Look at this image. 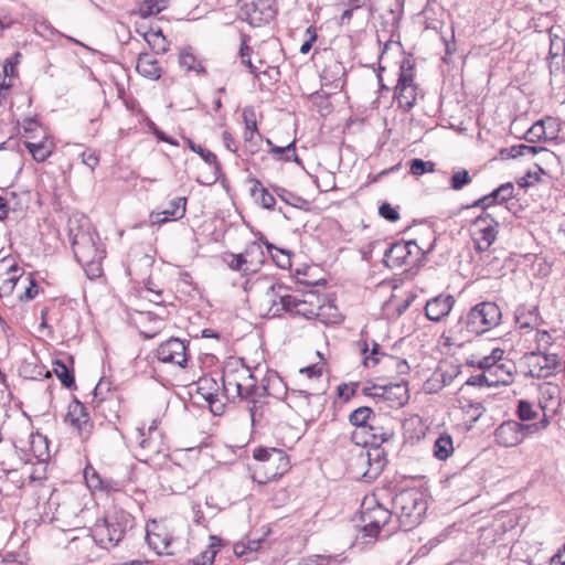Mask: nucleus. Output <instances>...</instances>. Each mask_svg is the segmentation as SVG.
Masks as SVG:
<instances>
[{
  "mask_svg": "<svg viewBox=\"0 0 565 565\" xmlns=\"http://www.w3.org/2000/svg\"><path fill=\"white\" fill-rule=\"evenodd\" d=\"M380 349H381L380 344L374 342L372 350H371V354L365 355L364 360H363V364L366 367L374 366L381 362H383L385 364V359L382 358V354H384V353L381 352Z\"/></svg>",
  "mask_w": 565,
  "mask_h": 565,
  "instance_id": "obj_55",
  "label": "nucleus"
},
{
  "mask_svg": "<svg viewBox=\"0 0 565 565\" xmlns=\"http://www.w3.org/2000/svg\"><path fill=\"white\" fill-rule=\"evenodd\" d=\"M513 189L514 188L512 183H505L497 188V205H501L502 202L511 198Z\"/></svg>",
  "mask_w": 565,
  "mask_h": 565,
  "instance_id": "obj_61",
  "label": "nucleus"
},
{
  "mask_svg": "<svg viewBox=\"0 0 565 565\" xmlns=\"http://www.w3.org/2000/svg\"><path fill=\"white\" fill-rule=\"evenodd\" d=\"M382 401L390 403L391 407H402L409 398L407 382L402 381L396 384L382 385Z\"/></svg>",
  "mask_w": 565,
  "mask_h": 565,
  "instance_id": "obj_22",
  "label": "nucleus"
},
{
  "mask_svg": "<svg viewBox=\"0 0 565 565\" xmlns=\"http://www.w3.org/2000/svg\"><path fill=\"white\" fill-rule=\"evenodd\" d=\"M527 436L526 424L514 419L503 420L497 426V445L502 447H516Z\"/></svg>",
  "mask_w": 565,
  "mask_h": 565,
  "instance_id": "obj_12",
  "label": "nucleus"
},
{
  "mask_svg": "<svg viewBox=\"0 0 565 565\" xmlns=\"http://www.w3.org/2000/svg\"><path fill=\"white\" fill-rule=\"evenodd\" d=\"M271 190L281 201L294 207H301L303 204L308 203L303 198L282 186L271 185Z\"/></svg>",
  "mask_w": 565,
  "mask_h": 565,
  "instance_id": "obj_42",
  "label": "nucleus"
},
{
  "mask_svg": "<svg viewBox=\"0 0 565 565\" xmlns=\"http://www.w3.org/2000/svg\"><path fill=\"white\" fill-rule=\"evenodd\" d=\"M412 246L416 248V254L425 255L416 241L396 242L384 250L383 264L388 268H399L407 265V258L412 255Z\"/></svg>",
  "mask_w": 565,
  "mask_h": 565,
  "instance_id": "obj_15",
  "label": "nucleus"
},
{
  "mask_svg": "<svg viewBox=\"0 0 565 565\" xmlns=\"http://www.w3.org/2000/svg\"><path fill=\"white\" fill-rule=\"evenodd\" d=\"M232 260L230 263V267L234 270H238V271H244V273H248V271H256V268H250L247 263H246V259L243 257L242 253L241 254H236V255H232Z\"/></svg>",
  "mask_w": 565,
  "mask_h": 565,
  "instance_id": "obj_57",
  "label": "nucleus"
},
{
  "mask_svg": "<svg viewBox=\"0 0 565 565\" xmlns=\"http://www.w3.org/2000/svg\"><path fill=\"white\" fill-rule=\"evenodd\" d=\"M551 424V417L547 416L545 413H543L542 418L536 423L526 424L527 434L534 435L536 433H540L548 427Z\"/></svg>",
  "mask_w": 565,
  "mask_h": 565,
  "instance_id": "obj_58",
  "label": "nucleus"
},
{
  "mask_svg": "<svg viewBox=\"0 0 565 565\" xmlns=\"http://www.w3.org/2000/svg\"><path fill=\"white\" fill-rule=\"evenodd\" d=\"M345 68L338 62L333 61L324 66L321 73V81L323 86H329L332 89H342L345 84Z\"/></svg>",
  "mask_w": 565,
  "mask_h": 565,
  "instance_id": "obj_23",
  "label": "nucleus"
},
{
  "mask_svg": "<svg viewBox=\"0 0 565 565\" xmlns=\"http://www.w3.org/2000/svg\"><path fill=\"white\" fill-rule=\"evenodd\" d=\"M141 6L139 9L140 14L143 18L156 15L167 8V6H159L158 0H140Z\"/></svg>",
  "mask_w": 565,
  "mask_h": 565,
  "instance_id": "obj_52",
  "label": "nucleus"
},
{
  "mask_svg": "<svg viewBox=\"0 0 565 565\" xmlns=\"http://www.w3.org/2000/svg\"><path fill=\"white\" fill-rule=\"evenodd\" d=\"M24 146L29 150V152L32 154L33 159L38 162L45 161L52 153L51 147L44 142H31V141H24Z\"/></svg>",
  "mask_w": 565,
  "mask_h": 565,
  "instance_id": "obj_44",
  "label": "nucleus"
},
{
  "mask_svg": "<svg viewBox=\"0 0 565 565\" xmlns=\"http://www.w3.org/2000/svg\"><path fill=\"white\" fill-rule=\"evenodd\" d=\"M535 156H539V161L535 164L542 173H544V169L541 167V164L553 167L559 161L558 157L548 149L540 146H527L525 143H518L508 148L500 149L499 153L497 154V159L508 160L518 158H533Z\"/></svg>",
  "mask_w": 565,
  "mask_h": 565,
  "instance_id": "obj_5",
  "label": "nucleus"
},
{
  "mask_svg": "<svg viewBox=\"0 0 565 565\" xmlns=\"http://www.w3.org/2000/svg\"><path fill=\"white\" fill-rule=\"evenodd\" d=\"M375 416L372 408L367 406H361L355 408L350 415H349V422L351 425L355 426L356 428L363 429V431L366 430L370 423H372V417Z\"/></svg>",
  "mask_w": 565,
  "mask_h": 565,
  "instance_id": "obj_37",
  "label": "nucleus"
},
{
  "mask_svg": "<svg viewBox=\"0 0 565 565\" xmlns=\"http://www.w3.org/2000/svg\"><path fill=\"white\" fill-rule=\"evenodd\" d=\"M392 508L399 527L409 531L422 522L427 511V502L419 490L404 489L392 499Z\"/></svg>",
  "mask_w": 565,
  "mask_h": 565,
  "instance_id": "obj_4",
  "label": "nucleus"
},
{
  "mask_svg": "<svg viewBox=\"0 0 565 565\" xmlns=\"http://www.w3.org/2000/svg\"><path fill=\"white\" fill-rule=\"evenodd\" d=\"M53 371L65 387L71 388L75 385L74 371L64 361L55 360Z\"/></svg>",
  "mask_w": 565,
  "mask_h": 565,
  "instance_id": "obj_41",
  "label": "nucleus"
},
{
  "mask_svg": "<svg viewBox=\"0 0 565 565\" xmlns=\"http://www.w3.org/2000/svg\"><path fill=\"white\" fill-rule=\"evenodd\" d=\"M395 425L396 422L392 418L372 417V423L364 431L367 436L364 444H371L373 448L371 450L361 449L355 456V466L360 469L366 467L362 473L364 481L375 480L383 471L386 459L381 445L391 441L395 437Z\"/></svg>",
  "mask_w": 565,
  "mask_h": 565,
  "instance_id": "obj_2",
  "label": "nucleus"
},
{
  "mask_svg": "<svg viewBox=\"0 0 565 565\" xmlns=\"http://www.w3.org/2000/svg\"><path fill=\"white\" fill-rule=\"evenodd\" d=\"M255 114L253 110L245 108L243 111V118L245 121V130H250V136H254L255 132L258 131L257 124L255 120Z\"/></svg>",
  "mask_w": 565,
  "mask_h": 565,
  "instance_id": "obj_62",
  "label": "nucleus"
},
{
  "mask_svg": "<svg viewBox=\"0 0 565 565\" xmlns=\"http://www.w3.org/2000/svg\"><path fill=\"white\" fill-rule=\"evenodd\" d=\"M493 321L494 302L482 301L470 309L466 317L465 324L468 332L480 335L492 329Z\"/></svg>",
  "mask_w": 565,
  "mask_h": 565,
  "instance_id": "obj_6",
  "label": "nucleus"
},
{
  "mask_svg": "<svg viewBox=\"0 0 565 565\" xmlns=\"http://www.w3.org/2000/svg\"><path fill=\"white\" fill-rule=\"evenodd\" d=\"M503 350L497 348V388L507 386L513 382L515 363L511 360L502 361Z\"/></svg>",
  "mask_w": 565,
  "mask_h": 565,
  "instance_id": "obj_26",
  "label": "nucleus"
},
{
  "mask_svg": "<svg viewBox=\"0 0 565 565\" xmlns=\"http://www.w3.org/2000/svg\"><path fill=\"white\" fill-rule=\"evenodd\" d=\"M85 480L87 486L93 489H100L104 481V479L94 469L89 472V468L85 469Z\"/></svg>",
  "mask_w": 565,
  "mask_h": 565,
  "instance_id": "obj_60",
  "label": "nucleus"
},
{
  "mask_svg": "<svg viewBox=\"0 0 565 565\" xmlns=\"http://www.w3.org/2000/svg\"><path fill=\"white\" fill-rule=\"evenodd\" d=\"M168 480L173 493H183L196 484L198 476L192 465L173 463L168 468Z\"/></svg>",
  "mask_w": 565,
  "mask_h": 565,
  "instance_id": "obj_14",
  "label": "nucleus"
},
{
  "mask_svg": "<svg viewBox=\"0 0 565 565\" xmlns=\"http://www.w3.org/2000/svg\"><path fill=\"white\" fill-rule=\"evenodd\" d=\"M540 181L539 172L529 171L525 175L518 179L520 188H527Z\"/></svg>",
  "mask_w": 565,
  "mask_h": 565,
  "instance_id": "obj_63",
  "label": "nucleus"
},
{
  "mask_svg": "<svg viewBox=\"0 0 565 565\" xmlns=\"http://www.w3.org/2000/svg\"><path fill=\"white\" fill-rule=\"evenodd\" d=\"M135 525V518L122 509H115L90 527L94 542L105 550L116 547Z\"/></svg>",
  "mask_w": 565,
  "mask_h": 565,
  "instance_id": "obj_3",
  "label": "nucleus"
},
{
  "mask_svg": "<svg viewBox=\"0 0 565 565\" xmlns=\"http://www.w3.org/2000/svg\"><path fill=\"white\" fill-rule=\"evenodd\" d=\"M244 371H245V375L244 377L246 379H243V382H242V395H241V401L243 399H246V401H249L250 403H253V407L250 408V415L252 417H254V409H255V404H256V401H255V391H256V384H257V379L256 376L254 375V373L252 372V370L246 366L244 364Z\"/></svg>",
  "mask_w": 565,
  "mask_h": 565,
  "instance_id": "obj_29",
  "label": "nucleus"
},
{
  "mask_svg": "<svg viewBox=\"0 0 565 565\" xmlns=\"http://www.w3.org/2000/svg\"><path fill=\"white\" fill-rule=\"evenodd\" d=\"M318 309L319 306L294 295L286 313H289L292 317H302L310 320L319 316Z\"/></svg>",
  "mask_w": 565,
  "mask_h": 565,
  "instance_id": "obj_25",
  "label": "nucleus"
},
{
  "mask_svg": "<svg viewBox=\"0 0 565 565\" xmlns=\"http://www.w3.org/2000/svg\"><path fill=\"white\" fill-rule=\"evenodd\" d=\"M64 422L74 427L82 439L89 437L93 424L89 419L86 406L78 399L70 403Z\"/></svg>",
  "mask_w": 565,
  "mask_h": 565,
  "instance_id": "obj_17",
  "label": "nucleus"
},
{
  "mask_svg": "<svg viewBox=\"0 0 565 565\" xmlns=\"http://www.w3.org/2000/svg\"><path fill=\"white\" fill-rule=\"evenodd\" d=\"M179 64L186 72H194L198 75H206V68L202 64V61L194 55L192 47L190 46L180 52Z\"/></svg>",
  "mask_w": 565,
  "mask_h": 565,
  "instance_id": "obj_28",
  "label": "nucleus"
},
{
  "mask_svg": "<svg viewBox=\"0 0 565 565\" xmlns=\"http://www.w3.org/2000/svg\"><path fill=\"white\" fill-rule=\"evenodd\" d=\"M392 515H394L393 509L388 510L380 503L365 509L362 512V521L364 522L363 536H369L371 540H374L381 527H384L388 523Z\"/></svg>",
  "mask_w": 565,
  "mask_h": 565,
  "instance_id": "obj_10",
  "label": "nucleus"
},
{
  "mask_svg": "<svg viewBox=\"0 0 565 565\" xmlns=\"http://www.w3.org/2000/svg\"><path fill=\"white\" fill-rule=\"evenodd\" d=\"M527 374L532 377L545 379L553 375L561 365L555 353L530 352L525 355Z\"/></svg>",
  "mask_w": 565,
  "mask_h": 565,
  "instance_id": "obj_8",
  "label": "nucleus"
},
{
  "mask_svg": "<svg viewBox=\"0 0 565 565\" xmlns=\"http://www.w3.org/2000/svg\"><path fill=\"white\" fill-rule=\"evenodd\" d=\"M404 437L412 444L425 436V427L419 416H413L403 423Z\"/></svg>",
  "mask_w": 565,
  "mask_h": 565,
  "instance_id": "obj_30",
  "label": "nucleus"
},
{
  "mask_svg": "<svg viewBox=\"0 0 565 565\" xmlns=\"http://www.w3.org/2000/svg\"><path fill=\"white\" fill-rule=\"evenodd\" d=\"M565 52V39H562L557 34L550 32V57L554 60L555 57L563 55Z\"/></svg>",
  "mask_w": 565,
  "mask_h": 565,
  "instance_id": "obj_51",
  "label": "nucleus"
},
{
  "mask_svg": "<svg viewBox=\"0 0 565 565\" xmlns=\"http://www.w3.org/2000/svg\"><path fill=\"white\" fill-rule=\"evenodd\" d=\"M241 14L253 26L269 23L276 14L274 0H241Z\"/></svg>",
  "mask_w": 565,
  "mask_h": 565,
  "instance_id": "obj_7",
  "label": "nucleus"
},
{
  "mask_svg": "<svg viewBox=\"0 0 565 565\" xmlns=\"http://www.w3.org/2000/svg\"><path fill=\"white\" fill-rule=\"evenodd\" d=\"M210 545L193 559V565H213L222 540L215 535L210 536Z\"/></svg>",
  "mask_w": 565,
  "mask_h": 565,
  "instance_id": "obj_35",
  "label": "nucleus"
},
{
  "mask_svg": "<svg viewBox=\"0 0 565 565\" xmlns=\"http://www.w3.org/2000/svg\"><path fill=\"white\" fill-rule=\"evenodd\" d=\"M109 392H110V383L105 380H100L97 383V385L95 386L94 396L96 399H98V402H105V401H107V394Z\"/></svg>",
  "mask_w": 565,
  "mask_h": 565,
  "instance_id": "obj_59",
  "label": "nucleus"
},
{
  "mask_svg": "<svg viewBox=\"0 0 565 565\" xmlns=\"http://www.w3.org/2000/svg\"><path fill=\"white\" fill-rule=\"evenodd\" d=\"M247 181L252 184L249 191L255 202L258 203L263 209L274 210L276 204V199L274 194L269 193V191L263 186L262 182L258 179L248 178Z\"/></svg>",
  "mask_w": 565,
  "mask_h": 565,
  "instance_id": "obj_27",
  "label": "nucleus"
},
{
  "mask_svg": "<svg viewBox=\"0 0 565 565\" xmlns=\"http://www.w3.org/2000/svg\"><path fill=\"white\" fill-rule=\"evenodd\" d=\"M242 255L250 268L257 269V267L264 263V252L262 245L257 242L248 244Z\"/></svg>",
  "mask_w": 565,
  "mask_h": 565,
  "instance_id": "obj_40",
  "label": "nucleus"
},
{
  "mask_svg": "<svg viewBox=\"0 0 565 565\" xmlns=\"http://www.w3.org/2000/svg\"><path fill=\"white\" fill-rule=\"evenodd\" d=\"M413 65L409 60H404L401 64V73L397 81L396 87L403 86H415L414 84V75H413Z\"/></svg>",
  "mask_w": 565,
  "mask_h": 565,
  "instance_id": "obj_48",
  "label": "nucleus"
},
{
  "mask_svg": "<svg viewBox=\"0 0 565 565\" xmlns=\"http://www.w3.org/2000/svg\"><path fill=\"white\" fill-rule=\"evenodd\" d=\"M189 148L198 153L209 166H212L214 169L215 180L218 179V174L221 173V164L217 160V157L212 151L203 148L200 145H196L191 139L188 140Z\"/></svg>",
  "mask_w": 565,
  "mask_h": 565,
  "instance_id": "obj_38",
  "label": "nucleus"
},
{
  "mask_svg": "<svg viewBox=\"0 0 565 565\" xmlns=\"http://www.w3.org/2000/svg\"><path fill=\"white\" fill-rule=\"evenodd\" d=\"M294 295L282 284H273L265 294V301L269 305L266 316L269 318L280 317L289 308Z\"/></svg>",
  "mask_w": 565,
  "mask_h": 565,
  "instance_id": "obj_13",
  "label": "nucleus"
},
{
  "mask_svg": "<svg viewBox=\"0 0 565 565\" xmlns=\"http://www.w3.org/2000/svg\"><path fill=\"white\" fill-rule=\"evenodd\" d=\"M546 121L545 120H539L536 122H534L525 132L524 135V139L527 141V142H536V141H540L542 139H552L553 136L551 135H547V131H546Z\"/></svg>",
  "mask_w": 565,
  "mask_h": 565,
  "instance_id": "obj_43",
  "label": "nucleus"
},
{
  "mask_svg": "<svg viewBox=\"0 0 565 565\" xmlns=\"http://www.w3.org/2000/svg\"><path fill=\"white\" fill-rule=\"evenodd\" d=\"M267 143L269 146H271L270 152L273 154L280 156L279 157L280 159H282L285 161H291V160L299 161L298 156L296 154L295 141L290 142L289 145H287L285 147L274 146L269 139L267 140Z\"/></svg>",
  "mask_w": 565,
  "mask_h": 565,
  "instance_id": "obj_45",
  "label": "nucleus"
},
{
  "mask_svg": "<svg viewBox=\"0 0 565 565\" xmlns=\"http://www.w3.org/2000/svg\"><path fill=\"white\" fill-rule=\"evenodd\" d=\"M143 39L157 54H163L169 49V43L162 34L161 29H150L146 31L143 33Z\"/></svg>",
  "mask_w": 565,
  "mask_h": 565,
  "instance_id": "obj_34",
  "label": "nucleus"
},
{
  "mask_svg": "<svg viewBox=\"0 0 565 565\" xmlns=\"http://www.w3.org/2000/svg\"><path fill=\"white\" fill-rule=\"evenodd\" d=\"M136 71L141 76L151 81L159 79L162 74L158 60L152 57L149 53H140L138 55Z\"/></svg>",
  "mask_w": 565,
  "mask_h": 565,
  "instance_id": "obj_24",
  "label": "nucleus"
},
{
  "mask_svg": "<svg viewBox=\"0 0 565 565\" xmlns=\"http://www.w3.org/2000/svg\"><path fill=\"white\" fill-rule=\"evenodd\" d=\"M270 256L276 265L282 269L289 268L291 266L290 253L285 249L277 247V249H275Z\"/></svg>",
  "mask_w": 565,
  "mask_h": 565,
  "instance_id": "obj_54",
  "label": "nucleus"
},
{
  "mask_svg": "<svg viewBox=\"0 0 565 565\" xmlns=\"http://www.w3.org/2000/svg\"><path fill=\"white\" fill-rule=\"evenodd\" d=\"M379 214L381 217L392 223L397 222L401 218L397 207H393L387 202H384L380 205Z\"/></svg>",
  "mask_w": 565,
  "mask_h": 565,
  "instance_id": "obj_56",
  "label": "nucleus"
},
{
  "mask_svg": "<svg viewBox=\"0 0 565 565\" xmlns=\"http://www.w3.org/2000/svg\"><path fill=\"white\" fill-rule=\"evenodd\" d=\"M455 303V299L452 296L439 295L427 301L425 306L426 317L435 322L440 321L443 318L448 316L452 306Z\"/></svg>",
  "mask_w": 565,
  "mask_h": 565,
  "instance_id": "obj_21",
  "label": "nucleus"
},
{
  "mask_svg": "<svg viewBox=\"0 0 565 565\" xmlns=\"http://www.w3.org/2000/svg\"><path fill=\"white\" fill-rule=\"evenodd\" d=\"M382 358L385 359V365L395 366L398 374H407L409 372V365L406 360L396 359L390 354H382Z\"/></svg>",
  "mask_w": 565,
  "mask_h": 565,
  "instance_id": "obj_53",
  "label": "nucleus"
},
{
  "mask_svg": "<svg viewBox=\"0 0 565 565\" xmlns=\"http://www.w3.org/2000/svg\"><path fill=\"white\" fill-rule=\"evenodd\" d=\"M157 356L159 361L163 363L185 367L188 362V345L184 340L172 337L158 347Z\"/></svg>",
  "mask_w": 565,
  "mask_h": 565,
  "instance_id": "obj_11",
  "label": "nucleus"
},
{
  "mask_svg": "<svg viewBox=\"0 0 565 565\" xmlns=\"http://www.w3.org/2000/svg\"><path fill=\"white\" fill-rule=\"evenodd\" d=\"M186 212V198H174L169 202V206L161 212L150 214L151 225H162L169 221H178L184 217Z\"/></svg>",
  "mask_w": 565,
  "mask_h": 565,
  "instance_id": "obj_20",
  "label": "nucleus"
},
{
  "mask_svg": "<svg viewBox=\"0 0 565 565\" xmlns=\"http://www.w3.org/2000/svg\"><path fill=\"white\" fill-rule=\"evenodd\" d=\"M248 36L245 34L241 35V47H239V56L242 60V63L248 67L249 73L257 75V68L250 61V47L247 44Z\"/></svg>",
  "mask_w": 565,
  "mask_h": 565,
  "instance_id": "obj_49",
  "label": "nucleus"
},
{
  "mask_svg": "<svg viewBox=\"0 0 565 565\" xmlns=\"http://www.w3.org/2000/svg\"><path fill=\"white\" fill-rule=\"evenodd\" d=\"M435 171V163L433 161H425L423 159H412L409 161V172L413 175H423Z\"/></svg>",
  "mask_w": 565,
  "mask_h": 565,
  "instance_id": "obj_47",
  "label": "nucleus"
},
{
  "mask_svg": "<svg viewBox=\"0 0 565 565\" xmlns=\"http://www.w3.org/2000/svg\"><path fill=\"white\" fill-rule=\"evenodd\" d=\"M263 382H266L270 396L280 399L287 394V387L277 372L267 371Z\"/></svg>",
  "mask_w": 565,
  "mask_h": 565,
  "instance_id": "obj_31",
  "label": "nucleus"
},
{
  "mask_svg": "<svg viewBox=\"0 0 565 565\" xmlns=\"http://www.w3.org/2000/svg\"><path fill=\"white\" fill-rule=\"evenodd\" d=\"M39 292L38 284L33 278H30V285L25 289L24 294L20 297L21 300L31 301L35 298Z\"/></svg>",
  "mask_w": 565,
  "mask_h": 565,
  "instance_id": "obj_64",
  "label": "nucleus"
},
{
  "mask_svg": "<svg viewBox=\"0 0 565 565\" xmlns=\"http://www.w3.org/2000/svg\"><path fill=\"white\" fill-rule=\"evenodd\" d=\"M68 235L77 263L83 267L89 279L102 276V260L105 250L97 245L98 234L94 231L90 221L84 215H74L68 221Z\"/></svg>",
  "mask_w": 565,
  "mask_h": 565,
  "instance_id": "obj_1",
  "label": "nucleus"
},
{
  "mask_svg": "<svg viewBox=\"0 0 565 565\" xmlns=\"http://www.w3.org/2000/svg\"><path fill=\"white\" fill-rule=\"evenodd\" d=\"M139 447L146 451V460L152 458V455H157L161 452L160 443L157 441L153 437L146 438L143 434H141V440L139 441Z\"/></svg>",
  "mask_w": 565,
  "mask_h": 565,
  "instance_id": "obj_50",
  "label": "nucleus"
},
{
  "mask_svg": "<svg viewBox=\"0 0 565 565\" xmlns=\"http://www.w3.org/2000/svg\"><path fill=\"white\" fill-rule=\"evenodd\" d=\"M253 458L257 461L265 462L267 466L271 461H278L276 471H273V477H280L289 469V458L287 454L278 448L257 447L254 449Z\"/></svg>",
  "mask_w": 565,
  "mask_h": 565,
  "instance_id": "obj_18",
  "label": "nucleus"
},
{
  "mask_svg": "<svg viewBox=\"0 0 565 565\" xmlns=\"http://www.w3.org/2000/svg\"><path fill=\"white\" fill-rule=\"evenodd\" d=\"M454 452L452 438L449 434H440L434 443L433 454L438 460H446Z\"/></svg>",
  "mask_w": 565,
  "mask_h": 565,
  "instance_id": "obj_33",
  "label": "nucleus"
},
{
  "mask_svg": "<svg viewBox=\"0 0 565 565\" xmlns=\"http://www.w3.org/2000/svg\"><path fill=\"white\" fill-rule=\"evenodd\" d=\"M470 182L471 177L469 174V171L466 169H458L454 171L449 180V185L452 190L459 191Z\"/></svg>",
  "mask_w": 565,
  "mask_h": 565,
  "instance_id": "obj_46",
  "label": "nucleus"
},
{
  "mask_svg": "<svg viewBox=\"0 0 565 565\" xmlns=\"http://www.w3.org/2000/svg\"><path fill=\"white\" fill-rule=\"evenodd\" d=\"M394 96L398 107L405 111H409L416 103V86L395 87Z\"/></svg>",
  "mask_w": 565,
  "mask_h": 565,
  "instance_id": "obj_32",
  "label": "nucleus"
},
{
  "mask_svg": "<svg viewBox=\"0 0 565 565\" xmlns=\"http://www.w3.org/2000/svg\"><path fill=\"white\" fill-rule=\"evenodd\" d=\"M245 375L244 363L241 360L227 362L223 369L222 387L227 399L234 401L236 397L241 399L242 382Z\"/></svg>",
  "mask_w": 565,
  "mask_h": 565,
  "instance_id": "obj_9",
  "label": "nucleus"
},
{
  "mask_svg": "<svg viewBox=\"0 0 565 565\" xmlns=\"http://www.w3.org/2000/svg\"><path fill=\"white\" fill-rule=\"evenodd\" d=\"M146 541L150 548H152L158 555L167 554L172 555L173 552L170 550L172 543V536L168 531L152 522V529L147 526Z\"/></svg>",
  "mask_w": 565,
  "mask_h": 565,
  "instance_id": "obj_19",
  "label": "nucleus"
},
{
  "mask_svg": "<svg viewBox=\"0 0 565 565\" xmlns=\"http://www.w3.org/2000/svg\"><path fill=\"white\" fill-rule=\"evenodd\" d=\"M515 415L520 423L527 424L539 417V409L526 399H518Z\"/></svg>",
  "mask_w": 565,
  "mask_h": 565,
  "instance_id": "obj_39",
  "label": "nucleus"
},
{
  "mask_svg": "<svg viewBox=\"0 0 565 565\" xmlns=\"http://www.w3.org/2000/svg\"><path fill=\"white\" fill-rule=\"evenodd\" d=\"M218 390L220 386L213 377L203 376L198 382V392L210 405L216 401Z\"/></svg>",
  "mask_w": 565,
  "mask_h": 565,
  "instance_id": "obj_36",
  "label": "nucleus"
},
{
  "mask_svg": "<svg viewBox=\"0 0 565 565\" xmlns=\"http://www.w3.org/2000/svg\"><path fill=\"white\" fill-rule=\"evenodd\" d=\"M494 220L491 214L482 213L472 223V238L480 252L489 249L494 242Z\"/></svg>",
  "mask_w": 565,
  "mask_h": 565,
  "instance_id": "obj_16",
  "label": "nucleus"
}]
</instances>
